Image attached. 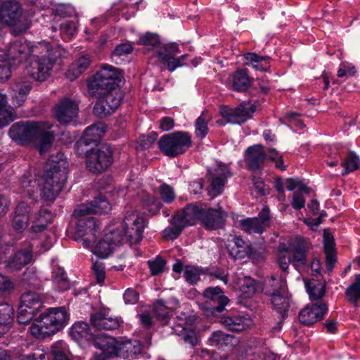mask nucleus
<instances>
[{"label":"nucleus","mask_w":360,"mask_h":360,"mask_svg":"<svg viewBox=\"0 0 360 360\" xmlns=\"http://www.w3.org/2000/svg\"><path fill=\"white\" fill-rule=\"evenodd\" d=\"M90 321L93 327L100 330H113L120 326V320L118 318H112L101 311L92 314Z\"/></svg>","instance_id":"bb28decb"},{"label":"nucleus","mask_w":360,"mask_h":360,"mask_svg":"<svg viewBox=\"0 0 360 360\" xmlns=\"http://www.w3.org/2000/svg\"><path fill=\"white\" fill-rule=\"evenodd\" d=\"M40 47L45 50L46 53L41 56H33L24 73L35 81L43 82L49 77L55 58L51 53L49 43L41 45Z\"/></svg>","instance_id":"39448f33"},{"label":"nucleus","mask_w":360,"mask_h":360,"mask_svg":"<svg viewBox=\"0 0 360 360\" xmlns=\"http://www.w3.org/2000/svg\"><path fill=\"white\" fill-rule=\"evenodd\" d=\"M20 305L37 314L43 307V301L39 294L26 292L21 296Z\"/></svg>","instance_id":"4c0bfd02"},{"label":"nucleus","mask_w":360,"mask_h":360,"mask_svg":"<svg viewBox=\"0 0 360 360\" xmlns=\"http://www.w3.org/2000/svg\"><path fill=\"white\" fill-rule=\"evenodd\" d=\"M200 225L207 231L222 229L225 225L226 213L221 209H203Z\"/></svg>","instance_id":"6ab92c4d"},{"label":"nucleus","mask_w":360,"mask_h":360,"mask_svg":"<svg viewBox=\"0 0 360 360\" xmlns=\"http://www.w3.org/2000/svg\"><path fill=\"white\" fill-rule=\"evenodd\" d=\"M39 122L34 121L15 122L10 127L8 135L18 144L23 145L33 141L38 131Z\"/></svg>","instance_id":"9b49d317"},{"label":"nucleus","mask_w":360,"mask_h":360,"mask_svg":"<svg viewBox=\"0 0 360 360\" xmlns=\"http://www.w3.org/2000/svg\"><path fill=\"white\" fill-rule=\"evenodd\" d=\"M240 226L243 231L248 233H262V226L259 224L256 218H247L240 221Z\"/></svg>","instance_id":"6e6d98bb"},{"label":"nucleus","mask_w":360,"mask_h":360,"mask_svg":"<svg viewBox=\"0 0 360 360\" xmlns=\"http://www.w3.org/2000/svg\"><path fill=\"white\" fill-rule=\"evenodd\" d=\"M114 248L115 247L103 237L94 245L93 253L100 258L105 259L112 253Z\"/></svg>","instance_id":"de8ad7c7"},{"label":"nucleus","mask_w":360,"mask_h":360,"mask_svg":"<svg viewBox=\"0 0 360 360\" xmlns=\"http://www.w3.org/2000/svg\"><path fill=\"white\" fill-rule=\"evenodd\" d=\"M266 159H269V156L264 151V147L262 144L250 146L245 150V162L248 169L252 172L260 171L264 167Z\"/></svg>","instance_id":"4468645a"},{"label":"nucleus","mask_w":360,"mask_h":360,"mask_svg":"<svg viewBox=\"0 0 360 360\" xmlns=\"http://www.w3.org/2000/svg\"><path fill=\"white\" fill-rule=\"evenodd\" d=\"M239 288L243 297H250L256 292L255 280L250 276H245L240 280Z\"/></svg>","instance_id":"8fccbe9b"},{"label":"nucleus","mask_w":360,"mask_h":360,"mask_svg":"<svg viewBox=\"0 0 360 360\" xmlns=\"http://www.w3.org/2000/svg\"><path fill=\"white\" fill-rule=\"evenodd\" d=\"M271 303L273 309L281 316L283 320L286 316L290 307V297L288 296V290L271 296Z\"/></svg>","instance_id":"e433bc0d"},{"label":"nucleus","mask_w":360,"mask_h":360,"mask_svg":"<svg viewBox=\"0 0 360 360\" xmlns=\"http://www.w3.org/2000/svg\"><path fill=\"white\" fill-rule=\"evenodd\" d=\"M227 248L234 259L253 258L255 255V250L252 245L248 241L244 240L240 236H234L229 241Z\"/></svg>","instance_id":"4be33fe9"},{"label":"nucleus","mask_w":360,"mask_h":360,"mask_svg":"<svg viewBox=\"0 0 360 360\" xmlns=\"http://www.w3.org/2000/svg\"><path fill=\"white\" fill-rule=\"evenodd\" d=\"M70 336L77 342L89 341L94 339V334L88 323L76 321L70 328Z\"/></svg>","instance_id":"7c9ffc66"},{"label":"nucleus","mask_w":360,"mask_h":360,"mask_svg":"<svg viewBox=\"0 0 360 360\" xmlns=\"http://www.w3.org/2000/svg\"><path fill=\"white\" fill-rule=\"evenodd\" d=\"M91 62L89 55L82 56L69 67L65 72L66 78L70 81L75 80L89 68Z\"/></svg>","instance_id":"2f4dec72"},{"label":"nucleus","mask_w":360,"mask_h":360,"mask_svg":"<svg viewBox=\"0 0 360 360\" xmlns=\"http://www.w3.org/2000/svg\"><path fill=\"white\" fill-rule=\"evenodd\" d=\"M203 209L202 206L191 203L174 216L177 217L185 226H193L195 225L198 222L200 223Z\"/></svg>","instance_id":"a878e982"},{"label":"nucleus","mask_w":360,"mask_h":360,"mask_svg":"<svg viewBox=\"0 0 360 360\" xmlns=\"http://www.w3.org/2000/svg\"><path fill=\"white\" fill-rule=\"evenodd\" d=\"M359 162V157L354 151L349 150L341 162V165L345 169L342 175L353 172L358 169Z\"/></svg>","instance_id":"49530a36"},{"label":"nucleus","mask_w":360,"mask_h":360,"mask_svg":"<svg viewBox=\"0 0 360 360\" xmlns=\"http://www.w3.org/2000/svg\"><path fill=\"white\" fill-rule=\"evenodd\" d=\"M65 162H63L61 164L60 162L53 161L52 164H51L49 167L47 166L45 169V172L44 174V176H46L49 172H51L53 174V183L57 184V181H59V178L56 176V174L57 173H61L64 172L65 174V179H64V184L66 182L67 180V176H68V169L67 167L65 166Z\"/></svg>","instance_id":"5fc2aeb1"},{"label":"nucleus","mask_w":360,"mask_h":360,"mask_svg":"<svg viewBox=\"0 0 360 360\" xmlns=\"http://www.w3.org/2000/svg\"><path fill=\"white\" fill-rule=\"evenodd\" d=\"M32 88V82L26 77L15 80L11 91V102L14 107L18 108L24 104Z\"/></svg>","instance_id":"412c9836"},{"label":"nucleus","mask_w":360,"mask_h":360,"mask_svg":"<svg viewBox=\"0 0 360 360\" xmlns=\"http://www.w3.org/2000/svg\"><path fill=\"white\" fill-rule=\"evenodd\" d=\"M256 110L255 105L241 103L235 108H224L221 111V116L232 124H241L252 117Z\"/></svg>","instance_id":"ddd939ff"},{"label":"nucleus","mask_w":360,"mask_h":360,"mask_svg":"<svg viewBox=\"0 0 360 360\" xmlns=\"http://www.w3.org/2000/svg\"><path fill=\"white\" fill-rule=\"evenodd\" d=\"M69 319L70 314L65 307L50 308L30 326V332L36 338H44L63 329Z\"/></svg>","instance_id":"f03ea898"},{"label":"nucleus","mask_w":360,"mask_h":360,"mask_svg":"<svg viewBox=\"0 0 360 360\" xmlns=\"http://www.w3.org/2000/svg\"><path fill=\"white\" fill-rule=\"evenodd\" d=\"M101 352L107 355L109 358L114 356H119V342H117L114 338H107L101 340L99 343Z\"/></svg>","instance_id":"09e8293b"},{"label":"nucleus","mask_w":360,"mask_h":360,"mask_svg":"<svg viewBox=\"0 0 360 360\" xmlns=\"http://www.w3.org/2000/svg\"><path fill=\"white\" fill-rule=\"evenodd\" d=\"M53 174L49 172L46 176H43L44 183L41 189V198L44 201L53 202L64 186L65 173L59 172L56 176L59 178L57 184L53 183Z\"/></svg>","instance_id":"aec40b11"},{"label":"nucleus","mask_w":360,"mask_h":360,"mask_svg":"<svg viewBox=\"0 0 360 360\" xmlns=\"http://www.w3.org/2000/svg\"><path fill=\"white\" fill-rule=\"evenodd\" d=\"M140 325L147 331L150 330L154 326L155 322L153 316L148 311H144L137 314Z\"/></svg>","instance_id":"774afa93"},{"label":"nucleus","mask_w":360,"mask_h":360,"mask_svg":"<svg viewBox=\"0 0 360 360\" xmlns=\"http://www.w3.org/2000/svg\"><path fill=\"white\" fill-rule=\"evenodd\" d=\"M201 274L202 270L195 266H186L184 270L185 280L191 285H195L198 282Z\"/></svg>","instance_id":"4d7b16f0"},{"label":"nucleus","mask_w":360,"mask_h":360,"mask_svg":"<svg viewBox=\"0 0 360 360\" xmlns=\"http://www.w3.org/2000/svg\"><path fill=\"white\" fill-rule=\"evenodd\" d=\"M51 223V212L47 209H41L39 212V218L33 222L31 231L34 233H41L49 224Z\"/></svg>","instance_id":"c03bdc74"},{"label":"nucleus","mask_w":360,"mask_h":360,"mask_svg":"<svg viewBox=\"0 0 360 360\" xmlns=\"http://www.w3.org/2000/svg\"><path fill=\"white\" fill-rule=\"evenodd\" d=\"M208 131L207 121L206 120L205 112H203L195 122V133L198 138L202 139L206 136Z\"/></svg>","instance_id":"13d9d810"},{"label":"nucleus","mask_w":360,"mask_h":360,"mask_svg":"<svg viewBox=\"0 0 360 360\" xmlns=\"http://www.w3.org/2000/svg\"><path fill=\"white\" fill-rule=\"evenodd\" d=\"M307 291L311 300L319 302L325 295V287L321 283L311 285V283H306Z\"/></svg>","instance_id":"bf43d9fd"},{"label":"nucleus","mask_w":360,"mask_h":360,"mask_svg":"<svg viewBox=\"0 0 360 360\" xmlns=\"http://www.w3.org/2000/svg\"><path fill=\"white\" fill-rule=\"evenodd\" d=\"M15 118V111L8 105L6 95L0 92V128L8 125Z\"/></svg>","instance_id":"58836bf2"},{"label":"nucleus","mask_w":360,"mask_h":360,"mask_svg":"<svg viewBox=\"0 0 360 360\" xmlns=\"http://www.w3.org/2000/svg\"><path fill=\"white\" fill-rule=\"evenodd\" d=\"M147 264L148 265L151 275L157 276L164 271L166 265V261L161 257L158 256L153 259L148 260Z\"/></svg>","instance_id":"680f3d73"},{"label":"nucleus","mask_w":360,"mask_h":360,"mask_svg":"<svg viewBox=\"0 0 360 360\" xmlns=\"http://www.w3.org/2000/svg\"><path fill=\"white\" fill-rule=\"evenodd\" d=\"M97 96L98 100L93 110L96 116L101 118L112 115L123 99V94L120 87Z\"/></svg>","instance_id":"6e6552de"},{"label":"nucleus","mask_w":360,"mask_h":360,"mask_svg":"<svg viewBox=\"0 0 360 360\" xmlns=\"http://www.w3.org/2000/svg\"><path fill=\"white\" fill-rule=\"evenodd\" d=\"M30 207L25 202L17 205L13 219V227L18 233L22 232L27 226L30 221Z\"/></svg>","instance_id":"c85d7f7f"},{"label":"nucleus","mask_w":360,"mask_h":360,"mask_svg":"<svg viewBox=\"0 0 360 360\" xmlns=\"http://www.w3.org/2000/svg\"><path fill=\"white\" fill-rule=\"evenodd\" d=\"M159 193L162 200L167 204L171 203L175 198L173 188L167 184H162L160 186Z\"/></svg>","instance_id":"e2e57ef3"},{"label":"nucleus","mask_w":360,"mask_h":360,"mask_svg":"<svg viewBox=\"0 0 360 360\" xmlns=\"http://www.w3.org/2000/svg\"><path fill=\"white\" fill-rule=\"evenodd\" d=\"M234 336L225 333L221 330H216L212 333L208 339L210 345L219 349L233 345Z\"/></svg>","instance_id":"79ce46f5"},{"label":"nucleus","mask_w":360,"mask_h":360,"mask_svg":"<svg viewBox=\"0 0 360 360\" xmlns=\"http://www.w3.org/2000/svg\"><path fill=\"white\" fill-rule=\"evenodd\" d=\"M31 10L24 9L17 0H6L0 4V20L11 27V33L20 36L30 27L33 16Z\"/></svg>","instance_id":"f257e3e1"},{"label":"nucleus","mask_w":360,"mask_h":360,"mask_svg":"<svg viewBox=\"0 0 360 360\" xmlns=\"http://www.w3.org/2000/svg\"><path fill=\"white\" fill-rule=\"evenodd\" d=\"M33 260V245L25 241L6 262V266L11 271H19Z\"/></svg>","instance_id":"2eb2a0df"},{"label":"nucleus","mask_w":360,"mask_h":360,"mask_svg":"<svg viewBox=\"0 0 360 360\" xmlns=\"http://www.w3.org/2000/svg\"><path fill=\"white\" fill-rule=\"evenodd\" d=\"M171 224L172 226L167 227L163 231V237L165 239L174 240L177 238L186 227L184 224L179 221V219L174 216H173L171 220Z\"/></svg>","instance_id":"a18cd8bd"},{"label":"nucleus","mask_w":360,"mask_h":360,"mask_svg":"<svg viewBox=\"0 0 360 360\" xmlns=\"http://www.w3.org/2000/svg\"><path fill=\"white\" fill-rule=\"evenodd\" d=\"M104 237L115 248L120 246L124 243H127L122 226L121 229H116L115 230L110 231L109 233H105Z\"/></svg>","instance_id":"603ef678"},{"label":"nucleus","mask_w":360,"mask_h":360,"mask_svg":"<svg viewBox=\"0 0 360 360\" xmlns=\"http://www.w3.org/2000/svg\"><path fill=\"white\" fill-rule=\"evenodd\" d=\"M207 309L212 313L222 312L225 306L229 303V299L224 295L222 289L219 287H208L202 293Z\"/></svg>","instance_id":"f8f14e48"},{"label":"nucleus","mask_w":360,"mask_h":360,"mask_svg":"<svg viewBox=\"0 0 360 360\" xmlns=\"http://www.w3.org/2000/svg\"><path fill=\"white\" fill-rule=\"evenodd\" d=\"M110 209V205L106 197L100 194L91 202L79 205L75 209L73 214L74 216L84 217L91 214H105Z\"/></svg>","instance_id":"f3484780"},{"label":"nucleus","mask_w":360,"mask_h":360,"mask_svg":"<svg viewBox=\"0 0 360 360\" xmlns=\"http://www.w3.org/2000/svg\"><path fill=\"white\" fill-rule=\"evenodd\" d=\"M121 75L117 68L111 65H103L91 77L87 83L88 92L92 97L119 88Z\"/></svg>","instance_id":"7ed1b4c3"},{"label":"nucleus","mask_w":360,"mask_h":360,"mask_svg":"<svg viewBox=\"0 0 360 360\" xmlns=\"http://www.w3.org/2000/svg\"><path fill=\"white\" fill-rule=\"evenodd\" d=\"M287 290L286 281L281 277L272 276L265 281L262 291L267 296H273Z\"/></svg>","instance_id":"c9c22d12"},{"label":"nucleus","mask_w":360,"mask_h":360,"mask_svg":"<svg viewBox=\"0 0 360 360\" xmlns=\"http://www.w3.org/2000/svg\"><path fill=\"white\" fill-rule=\"evenodd\" d=\"M27 45L22 40H15L9 44L6 51L8 60L20 63L27 56Z\"/></svg>","instance_id":"473e14b6"},{"label":"nucleus","mask_w":360,"mask_h":360,"mask_svg":"<svg viewBox=\"0 0 360 360\" xmlns=\"http://www.w3.org/2000/svg\"><path fill=\"white\" fill-rule=\"evenodd\" d=\"M75 217L78 219L75 228V236L77 238L87 236L84 239L83 244L85 247L91 245L96 240L97 233H99L101 231L100 221L95 217L89 215Z\"/></svg>","instance_id":"9d476101"},{"label":"nucleus","mask_w":360,"mask_h":360,"mask_svg":"<svg viewBox=\"0 0 360 360\" xmlns=\"http://www.w3.org/2000/svg\"><path fill=\"white\" fill-rule=\"evenodd\" d=\"M220 323L228 330L241 332L250 326V319L240 314L224 315L221 317Z\"/></svg>","instance_id":"cd10ccee"},{"label":"nucleus","mask_w":360,"mask_h":360,"mask_svg":"<svg viewBox=\"0 0 360 360\" xmlns=\"http://www.w3.org/2000/svg\"><path fill=\"white\" fill-rule=\"evenodd\" d=\"M191 145V135L184 131L165 134L158 141L159 149L169 158H176L184 154Z\"/></svg>","instance_id":"20e7f679"},{"label":"nucleus","mask_w":360,"mask_h":360,"mask_svg":"<svg viewBox=\"0 0 360 360\" xmlns=\"http://www.w3.org/2000/svg\"><path fill=\"white\" fill-rule=\"evenodd\" d=\"M328 311V306L322 301L307 305L299 314L300 322L307 326L322 320Z\"/></svg>","instance_id":"a211bd4d"},{"label":"nucleus","mask_w":360,"mask_h":360,"mask_svg":"<svg viewBox=\"0 0 360 360\" xmlns=\"http://www.w3.org/2000/svg\"><path fill=\"white\" fill-rule=\"evenodd\" d=\"M179 53V45L172 42L162 45L155 52V56L158 58L160 63L170 72L174 71L177 68L187 65L185 62L188 58V54H183L180 57L174 56Z\"/></svg>","instance_id":"1a4fd4ad"},{"label":"nucleus","mask_w":360,"mask_h":360,"mask_svg":"<svg viewBox=\"0 0 360 360\" xmlns=\"http://www.w3.org/2000/svg\"><path fill=\"white\" fill-rule=\"evenodd\" d=\"M53 360H70L68 355L65 345L62 342H56L51 346Z\"/></svg>","instance_id":"052dcab7"},{"label":"nucleus","mask_w":360,"mask_h":360,"mask_svg":"<svg viewBox=\"0 0 360 360\" xmlns=\"http://www.w3.org/2000/svg\"><path fill=\"white\" fill-rule=\"evenodd\" d=\"M51 126L47 122H39V129L34 141H39V150L40 153L46 152L52 145L54 141V134L48 131Z\"/></svg>","instance_id":"c756f323"},{"label":"nucleus","mask_w":360,"mask_h":360,"mask_svg":"<svg viewBox=\"0 0 360 360\" xmlns=\"http://www.w3.org/2000/svg\"><path fill=\"white\" fill-rule=\"evenodd\" d=\"M309 250L307 242L302 238H297L290 245L291 264L296 269L304 267L307 264V254Z\"/></svg>","instance_id":"b1692460"},{"label":"nucleus","mask_w":360,"mask_h":360,"mask_svg":"<svg viewBox=\"0 0 360 360\" xmlns=\"http://www.w3.org/2000/svg\"><path fill=\"white\" fill-rule=\"evenodd\" d=\"M36 314L27 309L20 304L17 314V321L20 324L26 325L34 317Z\"/></svg>","instance_id":"0e129e2a"},{"label":"nucleus","mask_w":360,"mask_h":360,"mask_svg":"<svg viewBox=\"0 0 360 360\" xmlns=\"http://www.w3.org/2000/svg\"><path fill=\"white\" fill-rule=\"evenodd\" d=\"M106 127V124L102 122H98L89 126L85 129L83 136L77 142V146L83 147L96 144L104 136Z\"/></svg>","instance_id":"5701e85b"},{"label":"nucleus","mask_w":360,"mask_h":360,"mask_svg":"<svg viewBox=\"0 0 360 360\" xmlns=\"http://www.w3.org/2000/svg\"><path fill=\"white\" fill-rule=\"evenodd\" d=\"M153 310L157 319L163 325L168 323L173 313L172 308L167 307L162 299L158 300L153 303Z\"/></svg>","instance_id":"a19ab883"},{"label":"nucleus","mask_w":360,"mask_h":360,"mask_svg":"<svg viewBox=\"0 0 360 360\" xmlns=\"http://www.w3.org/2000/svg\"><path fill=\"white\" fill-rule=\"evenodd\" d=\"M211 179L212 182L208 188L207 193L211 198H214L222 193L226 180L221 176H215V174H211Z\"/></svg>","instance_id":"864d4df0"},{"label":"nucleus","mask_w":360,"mask_h":360,"mask_svg":"<svg viewBox=\"0 0 360 360\" xmlns=\"http://www.w3.org/2000/svg\"><path fill=\"white\" fill-rule=\"evenodd\" d=\"M122 224L127 242L130 245L139 244L143 238L146 227L145 219L136 212H127Z\"/></svg>","instance_id":"0eeeda50"},{"label":"nucleus","mask_w":360,"mask_h":360,"mask_svg":"<svg viewBox=\"0 0 360 360\" xmlns=\"http://www.w3.org/2000/svg\"><path fill=\"white\" fill-rule=\"evenodd\" d=\"M86 168L94 174L106 170L112 163V151L110 146L101 144L89 150H86Z\"/></svg>","instance_id":"423d86ee"},{"label":"nucleus","mask_w":360,"mask_h":360,"mask_svg":"<svg viewBox=\"0 0 360 360\" xmlns=\"http://www.w3.org/2000/svg\"><path fill=\"white\" fill-rule=\"evenodd\" d=\"M141 44L148 47H155L160 44L159 36L156 34L146 32L139 38Z\"/></svg>","instance_id":"69168bd1"},{"label":"nucleus","mask_w":360,"mask_h":360,"mask_svg":"<svg viewBox=\"0 0 360 360\" xmlns=\"http://www.w3.org/2000/svg\"><path fill=\"white\" fill-rule=\"evenodd\" d=\"M14 314L12 305L6 302L0 304V335L7 333L12 327Z\"/></svg>","instance_id":"72a5a7b5"},{"label":"nucleus","mask_w":360,"mask_h":360,"mask_svg":"<svg viewBox=\"0 0 360 360\" xmlns=\"http://www.w3.org/2000/svg\"><path fill=\"white\" fill-rule=\"evenodd\" d=\"M54 116L62 124L72 122L78 115V105L69 98H62L54 107Z\"/></svg>","instance_id":"dca6fc26"},{"label":"nucleus","mask_w":360,"mask_h":360,"mask_svg":"<svg viewBox=\"0 0 360 360\" xmlns=\"http://www.w3.org/2000/svg\"><path fill=\"white\" fill-rule=\"evenodd\" d=\"M345 295L349 302L355 307H358V302L360 300V274L354 276V281L346 288Z\"/></svg>","instance_id":"37998d69"},{"label":"nucleus","mask_w":360,"mask_h":360,"mask_svg":"<svg viewBox=\"0 0 360 360\" xmlns=\"http://www.w3.org/2000/svg\"><path fill=\"white\" fill-rule=\"evenodd\" d=\"M180 336L184 342L189 345L192 348L198 345V338L197 333L194 330L183 328Z\"/></svg>","instance_id":"338daca9"},{"label":"nucleus","mask_w":360,"mask_h":360,"mask_svg":"<svg viewBox=\"0 0 360 360\" xmlns=\"http://www.w3.org/2000/svg\"><path fill=\"white\" fill-rule=\"evenodd\" d=\"M245 64L255 70L266 72L270 68V57L262 56L256 53L248 52L244 54Z\"/></svg>","instance_id":"f704fd0d"},{"label":"nucleus","mask_w":360,"mask_h":360,"mask_svg":"<svg viewBox=\"0 0 360 360\" xmlns=\"http://www.w3.org/2000/svg\"><path fill=\"white\" fill-rule=\"evenodd\" d=\"M119 356L129 358L139 354L142 352V346L139 341L129 340L119 342Z\"/></svg>","instance_id":"ea45409f"},{"label":"nucleus","mask_w":360,"mask_h":360,"mask_svg":"<svg viewBox=\"0 0 360 360\" xmlns=\"http://www.w3.org/2000/svg\"><path fill=\"white\" fill-rule=\"evenodd\" d=\"M229 80L233 91L245 93L252 86L254 78L250 76L248 69L241 68L233 72Z\"/></svg>","instance_id":"393cba45"},{"label":"nucleus","mask_w":360,"mask_h":360,"mask_svg":"<svg viewBox=\"0 0 360 360\" xmlns=\"http://www.w3.org/2000/svg\"><path fill=\"white\" fill-rule=\"evenodd\" d=\"M53 282L58 285L60 290L69 289L70 283L67 274L63 268L58 267L52 272Z\"/></svg>","instance_id":"3c124183"}]
</instances>
